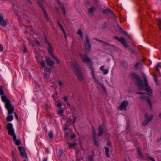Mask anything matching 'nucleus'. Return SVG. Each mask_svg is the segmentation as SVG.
Wrapping results in <instances>:
<instances>
[{
    "mask_svg": "<svg viewBox=\"0 0 161 161\" xmlns=\"http://www.w3.org/2000/svg\"><path fill=\"white\" fill-rule=\"evenodd\" d=\"M119 42H121L123 45L125 47H128V46L126 43L125 39L122 37H121L119 39Z\"/></svg>",
    "mask_w": 161,
    "mask_h": 161,
    "instance_id": "17",
    "label": "nucleus"
},
{
    "mask_svg": "<svg viewBox=\"0 0 161 161\" xmlns=\"http://www.w3.org/2000/svg\"><path fill=\"white\" fill-rule=\"evenodd\" d=\"M117 27L119 28V29L121 30L122 33L125 35H127V33L126 32H125L124 31V30L122 29V28L119 25V24H117Z\"/></svg>",
    "mask_w": 161,
    "mask_h": 161,
    "instance_id": "30",
    "label": "nucleus"
},
{
    "mask_svg": "<svg viewBox=\"0 0 161 161\" xmlns=\"http://www.w3.org/2000/svg\"><path fill=\"white\" fill-rule=\"evenodd\" d=\"M137 153L138 156L141 159L143 160L146 159H145V156L143 154L141 150L140 149V148H138Z\"/></svg>",
    "mask_w": 161,
    "mask_h": 161,
    "instance_id": "14",
    "label": "nucleus"
},
{
    "mask_svg": "<svg viewBox=\"0 0 161 161\" xmlns=\"http://www.w3.org/2000/svg\"><path fill=\"white\" fill-rule=\"evenodd\" d=\"M77 34L80 36V37L82 39H83V33L82 31L80 29L78 30V31L77 33Z\"/></svg>",
    "mask_w": 161,
    "mask_h": 161,
    "instance_id": "33",
    "label": "nucleus"
},
{
    "mask_svg": "<svg viewBox=\"0 0 161 161\" xmlns=\"http://www.w3.org/2000/svg\"><path fill=\"white\" fill-rule=\"evenodd\" d=\"M107 144V145L109 146H111V142L109 141H108Z\"/></svg>",
    "mask_w": 161,
    "mask_h": 161,
    "instance_id": "51",
    "label": "nucleus"
},
{
    "mask_svg": "<svg viewBox=\"0 0 161 161\" xmlns=\"http://www.w3.org/2000/svg\"><path fill=\"white\" fill-rule=\"evenodd\" d=\"M67 143L68 144L69 148L70 149L72 148L76 144V142L69 143L68 142H67Z\"/></svg>",
    "mask_w": 161,
    "mask_h": 161,
    "instance_id": "28",
    "label": "nucleus"
},
{
    "mask_svg": "<svg viewBox=\"0 0 161 161\" xmlns=\"http://www.w3.org/2000/svg\"><path fill=\"white\" fill-rule=\"evenodd\" d=\"M1 99L2 101L5 103V105H6L7 103L11 102L10 100L7 98L6 96L5 95H3L1 97Z\"/></svg>",
    "mask_w": 161,
    "mask_h": 161,
    "instance_id": "19",
    "label": "nucleus"
},
{
    "mask_svg": "<svg viewBox=\"0 0 161 161\" xmlns=\"http://www.w3.org/2000/svg\"><path fill=\"white\" fill-rule=\"evenodd\" d=\"M157 21L159 29L161 30V19H157Z\"/></svg>",
    "mask_w": 161,
    "mask_h": 161,
    "instance_id": "32",
    "label": "nucleus"
},
{
    "mask_svg": "<svg viewBox=\"0 0 161 161\" xmlns=\"http://www.w3.org/2000/svg\"><path fill=\"white\" fill-rule=\"evenodd\" d=\"M52 57L54 58V59L56 61V63L58 64L60 63V62L58 58L55 56L54 55Z\"/></svg>",
    "mask_w": 161,
    "mask_h": 161,
    "instance_id": "34",
    "label": "nucleus"
},
{
    "mask_svg": "<svg viewBox=\"0 0 161 161\" xmlns=\"http://www.w3.org/2000/svg\"><path fill=\"white\" fill-rule=\"evenodd\" d=\"M11 153H12V155L15 158L16 161H17L16 159V158L15 157V154H14V151H11Z\"/></svg>",
    "mask_w": 161,
    "mask_h": 161,
    "instance_id": "49",
    "label": "nucleus"
},
{
    "mask_svg": "<svg viewBox=\"0 0 161 161\" xmlns=\"http://www.w3.org/2000/svg\"><path fill=\"white\" fill-rule=\"evenodd\" d=\"M3 50V48L2 46V45L0 44V52H2Z\"/></svg>",
    "mask_w": 161,
    "mask_h": 161,
    "instance_id": "48",
    "label": "nucleus"
},
{
    "mask_svg": "<svg viewBox=\"0 0 161 161\" xmlns=\"http://www.w3.org/2000/svg\"><path fill=\"white\" fill-rule=\"evenodd\" d=\"M145 119L144 120L142 124V126L146 125L150 122L153 119V116L152 114H150L149 115H148L147 113H146L145 114Z\"/></svg>",
    "mask_w": 161,
    "mask_h": 161,
    "instance_id": "5",
    "label": "nucleus"
},
{
    "mask_svg": "<svg viewBox=\"0 0 161 161\" xmlns=\"http://www.w3.org/2000/svg\"><path fill=\"white\" fill-rule=\"evenodd\" d=\"M132 79L133 81H135V84L140 90L143 89L144 85L142 80L140 76L136 74H132L131 75Z\"/></svg>",
    "mask_w": 161,
    "mask_h": 161,
    "instance_id": "3",
    "label": "nucleus"
},
{
    "mask_svg": "<svg viewBox=\"0 0 161 161\" xmlns=\"http://www.w3.org/2000/svg\"><path fill=\"white\" fill-rule=\"evenodd\" d=\"M96 40L97 41H98V42H100L102 43H103V44L104 46H106V45L111 46H113L112 45H111L109 43H108L106 42H104V41H103L102 40L98 39H96Z\"/></svg>",
    "mask_w": 161,
    "mask_h": 161,
    "instance_id": "27",
    "label": "nucleus"
},
{
    "mask_svg": "<svg viewBox=\"0 0 161 161\" xmlns=\"http://www.w3.org/2000/svg\"><path fill=\"white\" fill-rule=\"evenodd\" d=\"M128 104V102L127 101H124L121 103L120 106L119 107V108L121 110H126V107Z\"/></svg>",
    "mask_w": 161,
    "mask_h": 161,
    "instance_id": "11",
    "label": "nucleus"
},
{
    "mask_svg": "<svg viewBox=\"0 0 161 161\" xmlns=\"http://www.w3.org/2000/svg\"><path fill=\"white\" fill-rule=\"evenodd\" d=\"M96 9L95 6H93L90 8L88 9V12L90 13H92Z\"/></svg>",
    "mask_w": 161,
    "mask_h": 161,
    "instance_id": "24",
    "label": "nucleus"
},
{
    "mask_svg": "<svg viewBox=\"0 0 161 161\" xmlns=\"http://www.w3.org/2000/svg\"><path fill=\"white\" fill-rule=\"evenodd\" d=\"M145 155L146 156H147L148 158H149L150 159L151 161H152V159H153V158H152L150 155L147 153H146Z\"/></svg>",
    "mask_w": 161,
    "mask_h": 161,
    "instance_id": "43",
    "label": "nucleus"
},
{
    "mask_svg": "<svg viewBox=\"0 0 161 161\" xmlns=\"http://www.w3.org/2000/svg\"><path fill=\"white\" fill-rule=\"evenodd\" d=\"M40 64L43 67H44L45 66V63L43 61H41L40 62Z\"/></svg>",
    "mask_w": 161,
    "mask_h": 161,
    "instance_id": "46",
    "label": "nucleus"
},
{
    "mask_svg": "<svg viewBox=\"0 0 161 161\" xmlns=\"http://www.w3.org/2000/svg\"><path fill=\"white\" fill-rule=\"evenodd\" d=\"M144 80V82L145 87V88L144 90L147 91L149 95H151L152 93V91L150 86H148V84L147 83V80L145 76H143Z\"/></svg>",
    "mask_w": 161,
    "mask_h": 161,
    "instance_id": "6",
    "label": "nucleus"
},
{
    "mask_svg": "<svg viewBox=\"0 0 161 161\" xmlns=\"http://www.w3.org/2000/svg\"><path fill=\"white\" fill-rule=\"evenodd\" d=\"M46 62L47 65L48 66L52 67L55 64L54 62L50 59V58L48 57H46Z\"/></svg>",
    "mask_w": 161,
    "mask_h": 161,
    "instance_id": "12",
    "label": "nucleus"
},
{
    "mask_svg": "<svg viewBox=\"0 0 161 161\" xmlns=\"http://www.w3.org/2000/svg\"><path fill=\"white\" fill-rule=\"evenodd\" d=\"M18 148L20 152L21 156L24 158H25L26 159H27L28 157L24 148L21 146H19L18 147Z\"/></svg>",
    "mask_w": 161,
    "mask_h": 161,
    "instance_id": "9",
    "label": "nucleus"
},
{
    "mask_svg": "<svg viewBox=\"0 0 161 161\" xmlns=\"http://www.w3.org/2000/svg\"><path fill=\"white\" fill-rule=\"evenodd\" d=\"M63 112V110L61 109L60 110H59V111H58V114H62Z\"/></svg>",
    "mask_w": 161,
    "mask_h": 161,
    "instance_id": "50",
    "label": "nucleus"
},
{
    "mask_svg": "<svg viewBox=\"0 0 161 161\" xmlns=\"http://www.w3.org/2000/svg\"><path fill=\"white\" fill-rule=\"evenodd\" d=\"M89 66L91 70V72L92 75V77L93 78L94 77H95L94 75V67L91 63H89Z\"/></svg>",
    "mask_w": 161,
    "mask_h": 161,
    "instance_id": "21",
    "label": "nucleus"
},
{
    "mask_svg": "<svg viewBox=\"0 0 161 161\" xmlns=\"http://www.w3.org/2000/svg\"><path fill=\"white\" fill-rule=\"evenodd\" d=\"M13 119V116L12 115H10L7 117L6 120L8 122L12 121Z\"/></svg>",
    "mask_w": 161,
    "mask_h": 161,
    "instance_id": "29",
    "label": "nucleus"
},
{
    "mask_svg": "<svg viewBox=\"0 0 161 161\" xmlns=\"http://www.w3.org/2000/svg\"><path fill=\"white\" fill-rule=\"evenodd\" d=\"M58 25L60 26L61 25L60 24V22L58 21L57 22Z\"/></svg>",
    "mask_w": 161,
    "mask_h": 161,
    "instance_id": "63",
    "label": "nucleus"
},
{
    "mask_svg": "<svg viewBox=\"0 0 161 161\" xmlns=\"http://www.w3.org/2000/svg\"><path fill=\"white\" fill-rule=\"evenodd\" d=\"M104 149L105 151V155L107 157H109V149L108 147H105Z\"/></svg>",
    "mask_w": 161,
    "mask_h": 161,
    "instance_id": "25",
    "label": "nucleus"
},
{
    "mask_svg": "<svg viewBox=\"0 0 161 161\" xmlns=\"http://www.w3.org/2000/svg\"><path fill=\"white\" fill-rule=\"evenodd\" d=\"M14 115H15V118L17 120H18V116L16 112H15L14 113Z\"/></svg>",
    "mask_w": 161,
    "mask_h": 161,
    "instance_id": "54",
    "label": "nucleus"
},
{
    "mask_svg": "<svg viewBox=\"0 0 161 161\" xmlns=\"http://www.w3.org/2000/svg\"><path fill=\"white\" fill-rule=\"evenodd\" d=\"M59 27H60L61 30L63 31L65 37H66V33L64 28H63L62 25L60 26Z\"/></svg>",
    "mask_w": 161,
    "mask_h": 161,
    "instance_id": "38",
    "label": "nucleus"
},
{
    "mask_svg": "<svg viewBox=\"0 0 161 161\" xmlns=\"http://www.w3.org/2000/svg\"><path fill=\"white\" fill-rule=\"evenodd\" d=\"M103 13L104 14H108L110 13V14L112 16H115L114 13L109 9H105L103 10Z\"/></svg>",
    "mask_w": 161,
    "mask_h": 161,
    "instance_id": "20",
    "label": "nucleus"
},
{
    "mask_svg": "<svg viewBox=\"0 0 161 161\" xmlns=\"http://www.w3.org/2000/svg\"><path fill=\"white\" fill-rule=\"evenodd\" d=\"M62 106V105L61 103H58L57 104V107H61Z\"/></svg>",
    "mask_w": 161,
    "mask_h": 161,
    "instance_id": "61",
    "label": "nucleus"
},
{
    "mask_svg": "<svg viewBox=\"0 0 161 161\" xmlns=\"http://www.w3.org/2000/svg\"><path fill=\"white\" fill-rule=\"evenodd\" d=\"M93 140L95 145L97 146H98V143L97 142V140H96V137H93Z\"/></svg>",
    "mask_w": 161,
    "mask_h": 161,
    "instance_id": "35",
    "label": "nucleus"
},
{
    "mask_svg": "<svg viewBox=\"0 0 161 161\" xmlns=\"http://www.w3.org/2000/svg\"><path fill=\"white\" fill-rule=\"evenodd\" d=\"M104 126L103 125H100L98 127V131H99V134H98V136H100L103 134L104 131Z\"/></svg>",
    "mask_w": 161,
    "mask_h": 161,
    "instance_id": "13",
    "label": "nucleus"
},
{
    "mask_svg": "<svg viewBox=\"0 0 161 161\" xmlns=\"http://www.w3.org/2000/svg\"><path fill=\"white\" fill-rule=\"evenodd\" d=\"M58 84L60 86H61L63 85V83L62 81H58Z\"/></svg>",
    "mask_w": 161,
    "mask_h": 161,
    "instance_id": "55",
    "label": "nucleus"
},
{
    "mask_svg": "<svg viewBox=\"0 0 161 161\" xmlns=\"http://www.w3.org/2000/svg\"><path fill=\"white\" fill-rule=\"evenodd\" d=\"M159 64H158L157 66L155 67V68H156V70L157 71H158L159 70V69L158 67V66H159Z\"/></svg>",
    "mask_w": 161,
    "mask_h": 161,
    "instance_id": "53",
    "label": "nucleus"
},
{
    "mask_svg": "<svg viewBox=\"0 0 161 161\" xmlns=\"http://www.w3.org/2000/svg\"><path fill=\"white\" fill-rule=\"evenodd\" d=\"M27 49L25 47H24V50H23V52L24 53H25L26 52H27Z\"/></svg>",
    "mask_w": 161,
    "mask_h": 161,
    "instance_id": "58",
    "label": "nucleus"
},
{
    "mask_svg": "<svg viewBox=\"0 0 161 161\" xmlns=\"http://www.w3.org/2000/svg\"><path fill=\"white\" fill-rule=\"evenodd\" d=\"M121 65L126 68L128 66V63L126 61H122L121 63Z\"/></svg>",
    "mask_w": 161,
    "mask_h": 161,
    "instance_id": "26",
    "label": "nucleus"
},
{
    "mask_svg": "<svg viewBox=\"0 0 161 161\" xmlns=\"http://www.w3.org/2000/svg\"><path fill=\"white\" fill-rule=\"evenodd\" d=\"M7 130L8 135L12 136L13 141L16 146H19L21 144L20 141L16 139V136L14 132V130L13 127V125L11 123H8L7 125Z\"/></svg>",
    "mask_w": 161,
    "mask_h": 161,
    "instance_id": "2",
    "label": "nucleus"
},
{
    "mask_svg": "<svg viewBox=\"0 0 161 161\" xmlns=\"http://www.w3.org/2000/svg\"><path fill=\"white\" fill-rule=\"evenodd\" d=\"M104 68V66H102L100 67V70L103 72L104 74H106L108 72V70Z\"/></svg>",
    "mask_w": 161,
    "mask_h": 161,
    "instance_id": "23",
    "label": "nucleus"
},
{
    "mask_svg": "<svg viewBox=\"0 0 161 161\" xmlns=\"http://www.w3.org/2000/svg\"><path fill=\"white\" fill-rule=\"evenodd\" d=\"M70 65L78 80L80 81H82L83 77L79 68V65L77 61L75 59L72 60L70 62Z\"/></svg>",
    "mask_w": 161,
    "mask_h": 161,
    "instance_id": "1",
    "label": "nucleus"
},
{
    "mask_svg": "<svg viewBox=\"0 0 161 161\" xmlns=\"http://www.w3.org/2000/svg\"><path fill=\"white\" fill-rule=\"evenodd\" d=\"M5 107L8 110V114H10L13 113L14 108V107L12 106L11 102L7 103L6 105H5Z\"/></svg>",
    "mask_w": 161,
    "mask_h": 161,
    "instance_id": "7",
    "label": "nucleus"
},
{
    "mask_svg": "<svg viewBox=\"0 0 161 161\" xmlns=\"http://www.w3.org/2000/svg\"><path fill=\"white\" fill-rule=\"evenodd\" d=\"M145 94H143L141 96L139 97V98L142 100L143 101L146 100V102H147V100L148 99H150L149 98L146 96Z\"/></svg>",
    "mask_w": 161,
    "mask_h": 161,
    "instance_id": "22",
    "label": "nucleus"
},
{
    "mask_svg": "<svg viewBox=\"0 0 161 161\" xmlns=\"http://www.w3.org/2000/svg\"><path fill=\"white\" fill-rule=\"evenodd\" d=\"M137 94H145V93H144L141 92H138L136 93Z\"/></svg>",
    "mask_w": 161,
    "mask_h": 161,
    "instance_id": "59",
    "label": "nucleus"
},
{
    "mask_svg": "<svg viewBox=\"0 0 161 161\" xmlns=\"http://www.w3.org/2000/svg\"><path fill=\"white\" fill-rule=\"evenodd\" d=\"M147 103L150 105V109H152V104L151 103V101L150 99H148L147 100Z\"/></svg>",
    "mask_w": 161,
    "mask_h": 161,
    "instance_id": "40",
    "label": "nucleus"
},
{
    "mask_svg": "<svg viewBox=\"0 0 161 161\" xmlns=\"http://www.w3.org/2000/svg\"><path fill=\"white\" fill-rule=\"evenodd\" d=\"M93 78L97 84L99 85L100 87H102L104 91H106V88L102 83L99 82L95 77H94Z\"/></svg>",
    "mask_w": 161,
    "mask_h": 161,
    "instance_id": "16",
    "label": "nucleus"
},
{
    "mask_svg": "<svg viewBox=\"0 0 161 161\" xmlns=\"http://www.w3.org/2000/svg\"><path fill=\"white\" fill-rule=\"evenodd\" d=\"M49 136L50 139H52L53 138V133L52 131H50L49 132Z\"/></svg>",
    "mask_w": 161,
    "mask_h": 161,
    "instance_id": "37",
    "label": "nucleus"
},
{
    "mask_svg": "<svg viewBox=\"0 0 161 161\" xmlns=\"http://www.w3.org/2000/svg\"><path fill=\"white\" fill-rule=\"evenodd\" d=\"M58 3L60 7L63 11V14L64 15H65L66 14L65 13V7L63 3L60 2L59 1L57 0Z\"/></svg>",
    "mask_w": 161,
    "mask_h": 161,
    "instance_id": "18",
    "label": "nucleus"
},
{
    "mask_svg": "<svg viewBox=\"0 0 161 161\" xmlns=\"http://www.w3.org/2000/svg\"><path fill=\"white\" fill-rule=\"evenodd\" d=\"M76 119H77V118L76 117H74L73 119V123L74 122H75L76 121Z\"/></svg>",
    "mask_w": 161,
    "mask_h": 161,
    "instance_id": "52",
    "label": "nucleus"
},
{
    "mask_svg": "<svg viewBox=\"0 0 161 161\" xmlns=\"http://www.w3.org/2000/svg\"><path fill=\"white\" fill-rule=\"evenodd\" d=\"M46 71H47V72H50V71H51L50 69H48V68H46Z\"/></svg>",
    "mask_w": 161,
    "mask_h": 161,
    "instance_id": "57",
    "label": "nucleus"
},
{
    "mask_svg": "<svg viewBox=\"0 0 161 161\" xmlns=\"http://www.w3.org/2000/svg\"><path fill=\"white\" fill-rule=\"evenodd\" d=\"M63 153V151L61 149L59 150L58 155L59 157H60Z\"/></svg>",
    "mask_w": 161,
    "mask_h": 161,
    "instance_id": "44",
    "label": "nucleus"
},
{
    "mask_svg": "<svg viewBox=\"0 0 161 161\" xmlns=\"http://www.w3.org/2000/svg\"><path fill=\"white\" fill-rule=\"evenodd\" d=\"M47 160L46 158H45L43 159V161H47Z\"/></svg>",
    "mask_w": 161,
    "mask_h": 161,
    "instance_id": "64",
    "label": "nucleus"
},
{
    "mask_svg": "<svg viewBox=\"0 0 161 161\" xmlns=\"http://www.w3.org/2000/svg\"><path fill=\"white\" fill-rule=\"evenodd\" d=\"M142 65V64L141 63L138 62L136 64L134 67L135 68H138L140 65Z\"/></svg>",
    "mask_w": 161,
    "mask_h": 161,
    "instance_id": "41",
    "label": "nucleus"
},
{
    "mask_svg": "<svg viewBox=\"0 0 161 161\" xmlns=\"http://www.w3.org/2000/svg\"><path fill=\"white\" fill-rule=\"evenodd\" d=\"M38 3L40 7H41L42 10V11L43 12V14L44 15L45 18L47 20H48L49 19L48 17V16L47 14V12L45 11L44 7H43L42 4V3H39V2H38Z\"/></svg>",
    "mask_w": 161,
    "mask_h": 161,
    "instance_id": "10",
    "label": "nucleus"
},
{
    "mask_svg": "<svg viewBox=\"0 0 161 161\" xmlns=\"http://www.w3.org/2000/svg\"><path fill=\"white\" fill-rule=\"evenodd\" d=\"M48 52L50 54L52 57L53 56H54L53 52V49L51 48L50 46H49L48 49Z\"/></svg>",
    "mask_w": 161,
    "mask_h": 161,
    "instance_id": "31",
    "label": "nucleus"
},
{
    "mask_svg": "<svg viewBox=\"0 0 161 161\" xmlns=\"http://www.w3.org/2000/svg\"><path fill=\"white\" fill-rule=\"evenodd\" d=\"M79 56L83 62L89 63L91 61L90 58L86 54H80Z\"/></svg>",
    "mask_w": 161,
    "mask_h": 161,
    "instance_id": "8",
    "label": "nucleus"
},
{
    "mask_svg": "<svg viewBox=\"0 0 161 161\" xmlns=\"http://www.w3.org/2000/svg\"><path fill=\"white\" fill-rule=\"evenodd\" d=\"M75 134H73V135H72L71 136V138H74L75 137Z\"/></svg>",
    "mask_w": 161,
    "mask_h": 161,
    "instance_id": "62",
    "label": "nucleus"
},
{
    "mask_svg": "<svg viewBox=\"0 0 161 161\" xmlns=\"http://www.w3.org/2000/svg\"><path fill=\"white\" fill-rule=\"evenodd\" d=\"M89 161H94L93 157L92 156H89Z\"/></svg>",
    "mask_w": 161,
    "mask_h": 161,
    "instance_id": "45",
    "label": "nucleus"
},
{
    "mask_svg": "<svg viewBox=\"0 0 161 161\" xmlns=\"http://www.w3.org/2000/svg\"><path fill=\"white\" fill-rule=\"evenodd\" d=\"M49 75H48L46 73H44L43 76L45 79L48 80V79Z\"/></svg>",
    "mask_w": 161,
    "mask_h": 161,
    "instance_id": "42",
    "label": "nucleus"
},
{
    "mask_svg": "<svg viewBox=\"0 0 161 161\" xmlns=\"http://www.w3.org/2000/svg\"><path fill=\"white\" fill-rule=\"evenodd\" d=\"M92 133H93V137H96V130L95 128L93 127L92 129Z\"/></svg>",
    "mask_w": 161,
    "mask_h": 161,
    "instance_id": "39",
    "label": "nucleus"
},
{
    "mask_svg": "<svg viewBox=\"0 0 161 161\" xmlns=\"http://www.w3.org/2000/svg\"><path fill=\"white\" fill-rule=\"evenodd\" d=\"M64 100L65 101H67V97L66 96H65L64 98Z\"/></svg>",
    "mask_w": 161,
    "mask_h": 161,
    "instance_id": "56",
    "label": "nucleus"
},
{
    "mask_svg": "<svg viewBox=\"0 0 161 161\" xmlns=\"http://www.w3.org/2000/svg\"><path fill=\"white\" fill-rule=\"evenodd\" d=\"M114 38L116 39H117V40H118L119 41V37L118 36H115L114 37Z\"/></svg>",
    "mask_w": 161,
    "mask_h": 161,
    "instance_id": "60",
    "label": "nucleus"
},
{
    "mask_svg": "<svg viewBox=\"0 0 161 161\" xmlns=\"http://www.w3.org/2000/svg\"><path fill=\"white\" fill-rule=\"evenodd\" d=\"M4 93V92L3 89V87L2 86H0V94L2 95Z\"/></svg>",
    "mask_w": 161,
    "mask_h": 161,
    "instance_id": "36",
    "label": "nucleus"
},
{
    "mask_svg": "<svg viewBox=\"0 0 161 161\" xmlns=\"http://www.w3.org/2000/svg\"><path fill=\"white\" fill-rule=\"evenodd\" d=\"M0 25L4 27L6 25V22L4 19L3 16L0 15Z\"/></svg>",
    "mask_w": 161,
    "mask_h": 161,
    "instance_id": "15",
    "label": "nucleus"
},
{
    "mask_svg": "<svg viewBox=\"0 0 161 161\" xmlns=\"http://www.w3.org/2000/svg\"><path fill=\"white\" fill-rule=\"evenodd\" d=\"M84 46L86 53H88L91 48V44L90 40L88 35L86 36L85 41L84 42Z\"/></svg>",
    "mask_w": 161,
    "mask_h": 161,
    "instance_id": "4",
    "label": "nucleus"
},
{
    "mask_svg": "<svg viewBox=\"0 0 161 161\" xmlns=\"http://www.w3.org/2000/svg\"><path fill=\"white\" fill-rule=\"evenodd\" d=\"M154 81H155V82L156 83H157L158 82V79L156 75H154Z\"/></svg>",
    "mask_w": 161,
    "mask_h": 161,
    "instance_id": "47",
    "label": "nucleus"
}]
</instances>
